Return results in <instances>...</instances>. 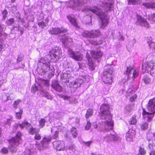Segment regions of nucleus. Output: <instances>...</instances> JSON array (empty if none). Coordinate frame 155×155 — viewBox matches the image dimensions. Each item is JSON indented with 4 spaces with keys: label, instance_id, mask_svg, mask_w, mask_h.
Returning <instances> with one entry per match:
<instances>
[{
    "label": "nucleus",
    "instance_id": "obj_1",
    "mask_svg": "<svg viewBox=\"0 0 155 155\" xmlns=\"http://www.w3.org/2000/svg\"><path fill=\"white\" fill-rule=\"evenodd\" d=\"M110 106L106 104L101 105L100 115L102 119V124L101 131H107L111 130L113 126V121L111 120L112 115L110 111Z\"/></svg>",
    "mask_w": 155,
    "mask_h": 155
},
{
    "label": "nucleus",
    "instance_id": "obj_2",
    "mask_svg": "<svg viewBox=\"0 0 155 155\" xmlns=\"http://www.w3.org/2000/svg\"><path fill=\"white\" fill-rule=\"evenodd\" d=\"M83 12L91 11L95 13L99 16L102 21V27L106 26L108 23V18L107 16V12H103L101 9L97 7L94 6L86 8L82 10Z\"/></svg>",
    "mask_w": 155,
    "mask_h": 155
},
{
    "label": "nucleus",
    "instance_id": "obj_3",
    "mask_svg": "<svg viewBox=\"0 0 155 155\" xmlns=\"http://www.w3.org/2000/svg\"><path fill=\"white\" fill-rule=\"evenodd\" d=\"M155 106V98L150 99L147 106V109L148 112L145 111L143 110V115L144 118H147V121H150L152 119L155 112L154 107Z\"/></svg>",
    "mask_w": 155,
    "mask_h": 155
},
{
    "label": "nucleus",
    "instance_id": "obj_4",
    "mask_svg": "<svg viewBox=\"0 0 155 155\" xmlns=\"http://www.w3.org/2000/svg\"><path fill=\"white\" fill-rule=\"evenodd\" d=\"M61 77L62 81L65 82H70L71 84L73 85L74 87L76 88L80 87L83 82V80L80 79H78L74 82H71L73 78L71 77L70 74L68 73H64L61 74Z\"/></svg>",
    "mask_w": 155,
    "mask_h": 155
},
{
    "label": "nucleus",
    "instance_id": "obj_5",
    "mask_svg": "<svg viewBox=\"0 0 155 155\" xmlns=\"http://www.w3.org/2000/svg\"><path fill=\"white\" fill-rule=\"evenodd\" d=\"M103 72V80L105 83L111 84L113 81L112 74L114 69L113 67L110 66H108Z\"/></svg>",
    "mask_w": 155,
    "mask_h": 155
},
{
    "label": "nucleus",
    "instance_id": "obj_6",
    "mask_svg": "<svg viewBox=\"0 0 155 155\" xmlns=\"http://www.w3.org/2000/svg\"><path fill=\"white\" fill-rule=\"evenodd\" d=\"M21 135L20 132H18L16 135L15 138H13L9 141L10 145L9 149L12 152H15L16 151V147L18 145L21 139Z\"/></svg>",
    "mask_w": 155,
    "mask_h": 155
},
{
    "label": "nucleus",
    "instance_id": "obj_7",
    "mask_svg": "<svg viewBox=\"0 0 155 155\" xmlns=\"http://www.w3.org/2000/svg\"><path fill=\"white\" fill-rule=\"evenodd\" d=\"M18 125L21 129H23L26 127V129L28 130V133L31 134H34L38 131V130L33 127L31 125L26 121L23 122L21 124H19Z\"/></svg>",
    "mask_w": 155,
    "mask_h": 155
},
{
    "label": "nucleus",
    "instance_id": "obj_8",
    "mask_svg": "<svg viewBox=\"0 0 155 155\" xmlns=\"http://www.w3.org/2000/svg\"><path fill=\"white\" fill-rule=\"evenodd\" d=\"M61 49L59 47H55L53 48L49 52L51 58L54 60L56 61L59 59V56L61 54Z\"/></svg>",
    "mask_w": 155,
    "mask_h": 155
},
{
    "label": "nucleus",
    "instance_id": "obj_9",
    "mask_svg": "<svg viewBox=\"0 0 155 155\" xmlns=\"http://www.w3.org/2000/svg\"><path fill=\"white\" fill-rule=\"evenodd\" d=\"M68 52L69 56L76 61H81L83 58V56L81 53L74 52L71 48H68Z\"/></svg>",
    "mask_w": 155,
    "mask_h": 155
},
{
    "label": "nucleus",
    "instance_id": "obj_10",
    "mask_svg": "<svg viewBox=\"0 0 155 155\" xmlns=\"http://www.w3.org/2000/svg\"><path fill=\"white\" fill-rule=\"evenodd\" d=\"M100 32L98 30H94L90 31H84L82 34V35L84 37L89 38H94L99 36Z\"/></svg>",
    "mask_w": 155,
    "mask_h": 155
},
{
    "label": "nucleus",
    "instance_id": "obj_11",
    "mask_svg": "<svg viewBox=\"0 0 155 155\" xmlns=\"http://www.w3.org/2000/svg\"><path fill=\"white\" fill-rule=\"evenodd\" d=\"M87 2L86 0H70L69 4L71 5L69 6L73 9H76V8L81 7L83 4Z\"/></svg>",
    "mask_w": 155,
    "mask_h": 155
},
{
    "label": "nucleus",
    "instance_id": "obj_12",
    "mask_svg": "<svg viewBox=\"0 0 155 155\" xmlns=\"http://www.w3.org/2000/svg\"><path fill=\"white\" fill-rule=\"evenodd\" d=\"M153 65L151 62H145L142 64V72L143 73L147 72L148 73L150 72L151 74L153 70Z\"/></svg>",
    "mask_w": 155,
    "mask_h": 155
},
{
    "label": "nucleus",
    "instance_id": "obj_13",
    "mask_svg": "<svg viewBox=\"0 0 155 155\" xmlns=\"http://www.w3.org/2000/svg\"><path fill=\"white\" fill-rule=\"evenodd\" d=\"M54 148L58 150H63L65 148V145L63 141H56L53 143Z\"/></svg>",
    "mask_w": 155,
    "mask_h": 155
},
{
    "label": "nucleus",
    "instance_id": "obj_14",
    "mask_svg": "<svg viewBox=\"0 0 155 155\" xmlns=\"http://www.w3.org/2000/svg\"><path fill=\"white\" fill-rule=\"evenodd\" d=\"M137 25L146 28L149 27V25L148 23L144 18L140 15H137Z\"/></svg>",
    "mask_w": 155,
    "mask_h": 155
},
{
    "label": "nucleus",
    "instance_id": "obj_15",
    "mask_svg": "<svg viewBox=\"0 0 155 155\" xmlns=\"http://www.w3.org/2000/svg\"><path fill=\"white\" fill-rule=\"evenodd\" d=\"M49 33L51 34L57 35L61 32H65L67 31L66 29L63 28H51L49 31Z\"/></svg>",
    "mask_w": 155,
    "mask_h": 155
},
{
    "label": "nucleus",
    "instance_id": "obj_16",
    "mask_svg": "<svg viewBox=\"0 0 155 155\" xmlns=\"http://www.w3.org/2000/svg\"><path fill=\"white\" fill-rule=\"evenodd\" d=\"M135 134L136 132L134 130L131 129H130L125 135L126 140L128 141H132Z\"/></svg>",
    "mask_w": 155,
    "mask_h": 155
},
{
    "label": "nucleus",
    "instance_id": "obj_17",
    "mask_svg": "<svg viewBox=\"0 0 155 155\" xmlns=\"http://www.w3.org/2000/svg\"><path fill=\"white\" fill-rule=\"evenodd\" d=\"M51 86L53 89L58 91L61 92L62 90V87L59 84L58 81L56 80H54L52 81Z\"/></svg>",
    "mask_w": 155,
    "mask_h": 155
},
{
    "label": "nucleus",
    "instance_id": "obj_18",
    "mask_svg": "<svg viewBox=\"0 0 155 155\" xmlns=\"http://www.w3.org/2000/svg\"><path fill=\"white\" fill-rule=\"evenodd\" d=\"M51 139L49 137H44L43 139L41 141V147H38V149L40 151L42 150V148H46L47 147L48 143L51 141Z\"/></svg>",
    "mask_w": 155,
    "mask_h": 155
},
{
    "label": "nucleus",
    "instance_id": "obj_19",
    "mask_svg": "<svg viewBox=\"0 0 155 155\" xmlns=\"http://www.w3.org/2000/svg\"><path fill=\"white\" fill-rule=\"evenodd\" d=\"M91 53L92 58L94 59L99 58L103 55L102 52L98 50L97 51H91Z\"/></svg>",
    "mask_w": 155,
    "mask_h": 155
},
{
    "label": "nucleus",
    "instance_id": "obj_20",
    "mask_svg": "<svg viewBox=\"0 0 155 155\" xmlns=\"http://www.w3.org/2000/svg\"><path fill=\"white\" fill-rule=\"evenodd\" d=\"M116 140V137L114 135L111 134L107 135L104 137V140L107 142H109L111 140Z\"/></svg>",
    "mask_w": 155,
    "mask_h": 155
},
{
    "label": "nucleus",
    "instance_id": "obj_21",
    "mask_svg": "<svg viewBox=\"0 0 155 155\" xmlns=\"http://www.w3.org/2000/svg\"><path fill=\"white\" fill-rule=\"evenodd\" d=\"M40 64L41 66H44V65H48L50 64L49 61L46 58H42L39 61Z\"/></svg>",
    "mask_w": 155,
    "mask_h": 155
},
{
    "label": "nucleus",
    "instance_id": "obj_22",
    "mask_svg": "<svg viewBox=\"0 0 155 155\" xmlns=\"http://www.w3.org/2000/svg\"><path fill=\"white\" fill-rule=\"evenodd\" d=\"M102 6L104 9L106 10V11H109L112 6V4L111 3H109L102 2L101 4Z\"/></svg>",
    "mask_w": 155,
    "mask_h": 155
},
{
    "label": "nucleus",
    "instance_id": "obj_23",
    "mask_svg": "<svg viewBox=\"0 0 155 155\" xmlns=\"http://www.w3.org/2000/svg\"><path fill=\"white\" fill-rule=\"evenodd\" d=\"M142 5L146 8H155V2H151L149 3H143Z\"/></svg>",
    "mask_w": 155,
    "mask_h": 155
},
{
    "label": "nucleus",
    "instance_id": "obj_24",
    "mask_svg": "<svg viewBox=\"0 0 155 155\" xmlns=\"http://www.w3.org/2000/svg\"><path fill=\"white\" fill-rule=\"evenodd\" d=\"M50 64H49L48 65H44V66H42V69L43 70V71L45 72H47L49 71V73H53L52 70H50Z\"/></svg>",
    "mask_w": 155,
    "mask_h": 155
},
{
    "label": "nucleus",
    "instance_id": "obj_25",
    "mask_svg": "<svg viewBox=\"0 0 155 155\" xmlns=\"http://www.w3.org/2000/svg\"><path fill=\"white\" fill-rule=\"evenodd\" d=\"M67 17L69 21L74 26L77 28L79 26L77 24L76 20L75 19L71 17L70 15L68 16Z\"/></svg>",
    "mask_w": 155,
    "mask_h": 155
},
{
    "label": "nucleus",
    "instance_id": "obj_26",
    "mask_svg": "<svg viewBox=\"0 0 155 155\" xmlns=\"http://www.w3.org/2000/svg\"><path fill=\"white\" fill-rule=\"evenodd\" d=\"M41 94L48 99L51 100L52 97L51 95L45 90H42L41 91Z\"/></svg>",
    "mask_w": 155,
    "mask_h": 155
},
{
    "label": "nucleus",
    "instance_id": "obj_27",
    "mask_svg": "<svg viewBox=\"0 0 155 155\" xmlns=\"http://www.w3.org/2000/svg\"><path fill=\"white\" fill-rule=\"evenodd\" d=\"M133 71H134L133 67L131 66H129L127 67V69L124 73L125 74L129 75Z\"/></svg>",
    "mask_w": 155,
    "mask_h": 155
},
{
    "label": "nucleus",
    "instance_id": "obj_28",
    "mask_svg": "<svg viewBox=\"0 0 155 155\" xmlns=\"http://www.w3.org/2000/svg\"><path fill=\"white\" fill-rule=\"evenodd\" d=\"M71 133L74 137H76L78 135V132L76 128L73 127L71 130Z\"/></svg>",
    "mask_w": 155,
    "mask_h": 155
},
{
    "label": "nucleus",
    "instance_id": "obj_29",
    "mask_svg": "<svg viewBox=\"0 0 155 155\" xmlns=\"http://www.w3.org/2000/svg\"><path fill=\"white\" fill-rule=\"evenodd\" d=\"M142 80L145 84H148L151 82V79L148 77L145 76L143 77Z\"/></svg>",
    "mask_w": 155,
    "mask_h": 155
},
{
    "label": "nucleus",
    "instance_id": "obj_30",
    "mask_svg": "<svg viewBox=\"0 0 155 155\" xmlns=\"http://www.w3.org/2000/svg\"><path fill=\"white\" fill-rule=\"evenodd\" d=\"M93 114V110L91 109H89L87 110L86 113L85 115V117L87 119L88 118L90 117Z\"/></svg>",
    "mask_w": 155,
    "mask_h": 155
},
{
    "label": "nucleus",
    "instance_id": "obj_31",
    "mask_svg": "<svg viewBox=\"0 0 155 155\" xmlns=\"http://www.w3.org/2000/svg\"><path fill=\"white\" fill-rule=\"evenodd\" d=\"M45 122L46 120L45 119L42 118L40 119L39 122V127L41 128L43 127L44 126Z\"/></svg>",
    "mask_w": 155,
    "mask_h": 155
},
{
    "label": "nucleus",
    "instance_id": "obj_32",
    "mask_svg": "<svg viewBox=\"0 0 155 155\" xmlns=\"http://www.w3.org/2000/svg\"><path fill=\"white\" fill-rule=\"evenodd\" d=\"M148 43L150 49L152 51H154L155 50V43L151 41H148Z\"/></svg>",
    "mask_w": 155,
    "mask_h": 155
},
{
    "label": "nucleus",
    "instance_id": "obj_33",
    "mask_svg": "<svg viewBox=\"0 0 155 155\" xmlns=\"http://www.w3.org/2000/svg\"><path fill=\"white\" fill-rule=\"evenodd\" d=\"M141 0H129L128 4L130 5L139 4L141 3Z\"/></svg>",
    "mask_w": 155,
    "mask_h": 155
},
{
    "label": "nucleus",
    "instance_id": "obj_34",
    "mask_svg": "<svg viewBox=\"0 0 155 155\" xmlns=\"http://www.w3.org/2000/svg\"><path fill=\"white\" fill-rule=\"evenodd\" d=\"M136 123L137 120L136 116L134 115L130 119L129 121V123L131 124H135Z\"/></svg>",
    "mask_w": 155,
    "mask_h": 155
},
{
    "label": "nucleus",
    "instance_id": "obj_35",
    "mask_svg": "<svg viewBox=\"0 0 155 155\" xmlns=\"http://www.w3.org/2000/svg\"><path fill=\"white\" fill-rule=\"evenodd\" d=\"M139 152L140 155H145L146 153V150L144 148L141 147L139 148Z\"/></svg>",
    "mask_w": 155,
    "mask_h": 155
},
{
    "label": "nucleus",
    "instance_id": "obj_36",
    "mask_svg": "<svg viewBox=\"0 0 155 155\" xmlns=\"http://www.w3.org/2000/svg\"><path fill=\"white\" fill-rule=\"evenodd\" d=\"M148 124L146 123H143L141 125V128L142 130H147L148 127Z\"/></svg>",
    "mask_w": 155,
    "mask_h": 155
},
{
    "label": "nucleus",
    "instance_id": "obj_37",
    "mask_svg": "<svg viewBox=\"0 0 155 155\" xmlns=\"http://www.w3.org/2000/svg\"><path fill=\"white\" fill-rule=\"evenodd\" d=\"M22 112L23 111L21 110L19 112L16 113V117L17 118L20 119L21 118V114Z\"/></svg>",
    "mask_w": 155,
    "mask_h": 155
},
{
    "label": "nucleus",
    "instance_id": "obj_38",
    "mask_svg": "<svg viewBox=\"0 0 155 155\" xmlns=\"http://www.w3.org/2000/svg\"><path fill=\"white\" fill-rule=\"evenodd\" d=\"M62 42L65 45H67L68 42L69 41V39L66 37L65 36H63L62 38Z\"/></svg>",
    "mask_w": 155,
    "mask_h": 155
},
{
    "label": "nucleus",
    "instance_id": "obj_39",
    "mask_svg": "<svg viewBox=\"0 0 155 155\" xmlns=\"http://www.w3.org/2000/svg\"><path fill=\"white\" fill-rule=\"evenodd\" d=\"M15 21V20L13 18H11L7 21L6 23L8 25H11L13 24Z\"/></svg>",
    "mask_w": 155,
    "mask_h": 155
},
{
    "label": "nucleus",
    "instance_id": "obj_40",
    "mask_svg": "<svg viewBox=\"0 0 155 155\" xmlns=\"http://www.w3.org/2000/svg\"><path fill=\"white\" fill-rule=\"evenodd\" d=\"M41 84L44 85L46 86H49V83L48 81L45 80H41Z\"/></svg>",
    "mask_w": 155,
    "mask_h": 155
},
{
    "label": "nucleus",
    "instance_id": "obj_41",
    "mask_svg": "<svg viewBox=\"0 0 155 155\" xmlns=\"http://www.w3.org/2000/svg\"><path fill=\"white\" fill-rule=\"evenodd\" d=\"M21 101V100H18L15 101L13 105L14 107L16 108H17V106L18 105V104Z\"/></svg>",
    "mask_w": 155,
    "mask_h": 155
},
{
    "label": "nucleus",
    "instance_id": "obj_42",
    "mask_svg": "<svg viewBox=\"0 0 155 155\" xmlns=\"http://www.w3.org/2000/svg\"><path fill=\"white\" fill-rule=\"evenodd\" d=\"M8 12L7 10H5L2 11V15L3 17V19L4 20L7 17V15L8 14Z\"/></svg>",
    "mask_w": 155,
    "mask_h": 155
},
{
    "label": "nucleus",
    "instance_id": "obj_43",
    "mask_svg": "<svg viewBox=\"0 0 155 155\" xmlns=\"http://www.w3.org/2000/svg\"><path fill=\"white\" fill-rule=\"evenodd\" d=\"M38 87L37 86L35 85H33L31 89V91L32 92L35 93V92L38 90Z\"/></svg>",
    "mask_w": 155,
    "mask_h": 155
},
{
    "label": "nucleus",
    "instance_id": "obj_44",
    "mask_svg": "<svg viewBox=\"0 0 155 155\" xmlns=\"http://www.w3.org/2000/svg\"><path fill=\"white\" fill-rule=\"evenodd\" d=\"M6 82V80L5 79H4L2 76L0 75V87L4 83H5Z\"/></svg>",
    "mask_w": 155,
    "mask_h": 155
},
{
    "label": "nucleus",
    "instance_id": "obj_45",
    "mask_svg": "<svg viewBox=\"0 0 155 155\" xmlns=\"http://www.w3.org/2000/svg\"><path fill=\"white\" fill-rule=\"evenodd\" d=\"M69 149L73 151H74L75 150V145L72 144H71L68 147Z\"/></svg>",
    "mask_w": 155,
    "mask_h": 155
},
{
    "label": "nucleus",
    "instance_id": "obj_46",
    "mask_svg": "<svg viewBox=\"0 0 155 155\" xmlns=\"http://www.w3.org/2000/svg\"><path fill=\"white\" fill-rule=\"evenodd\" d=\"M24 58V56L22 55H19L17 59V62L19 63Z\"/></svg>",
    "mask_w": 155,
    "mask_h": 155
},
{
    "label": "nucleus",
    "instance_id": "obj_47",
    "mask_svg": "<svg viewBox=\"0 0 155 155\" xmlns=\"http://www.w3.org/2000/svg\"><path fill=\"white\" fill-rule=\"evenodd\" d=\"M1 152L3 154L7 153L8 152V150L6 147H4L1 150Z\"/></svg>",
    "mask_w": 155,
    "mask_h": 155
},
{
    "label": "nucleus",
    "instance_id": "obj_48",
    "mask_svg": "<svg viewBox=\"0 0 155 155\" xmlns=\"http://www.w3.org/2000/svg\"><path fill=\"white\" fill-rule=\"evenodd\" d=\"M41 138V136L40 134L36 133L35 136V138L36 140H40Z\"/></svg>",
    "mask_w": 155,
    "mask_h": 155
},
{
    "label": "nucleus",
    "instance_id": "obj_49",
    "mask_svg": "<svg viewBox=\"0 0 155 155\" xmlns=\"http://www.w3.org/2000/svg\"><path fill=\"white\" fill-rule=\"evenodd\" d=\"M91 124L89 121H87V124L85 126V129L88 130L90 129L91 126Z\"/></svg>",
    "mask_w": 155,
    "mask_h": 155
},
{
    "label": "nucleus",
    "instance_id": "obj_50",
    "mask_svg": "<svg viewBox=\"0 0 155 155\" xmlns=\"http://www.w3.org/2000/svg\"><path fill=\"white\" fill-rule=\"evenodd\" d=\"M149 19L150 20H152L155 22V13L153 15H150L149 16Z\"/></svg>",
    "mask_w": 155,
    "mask_h": 155
},
{
    "label": "nucleus",
    "instance_id": "obj_51",
    "mask_svg": "<svg viewBox=\"0 0 155 155\" xmlns=\"http://www.w3.org/2000/svg\"><path fill=\"white\" fill-rule=\"evenodd\" d=\"M12 118V117H11V118L9 119H8L6 121H5L4 122V124L5 125H10V124L12 120L11 119Z\"/></svg>",
    "mask_w": 155,
    "mask_h": 155
},
{
    "label": "nucleus",
    "instance_id": "obj_52",
    "mask_svg": "<svg viewBox=\"0 0 155 155\" xmlns=\"http://www.w3.org/2000/svg\"><path fill=\"white\" fill-rule=\"evenodd\" d=\"M38 25L40 27L42 28H44L46 25H45V22L43 21L39 22Z\"/></svg>",
    "mask_w": 155,
    "mask_h": 155
},
{
    "label": "nucleus",
    "instance_id": "obj_53",
    "mask_svg": "<svg viewBox=\"0 0 155 155\" xmlns=\"http://www.w3.org/2000/svg\"><path fill=\"white\" fill-rule=\"evenodd\" d=\"M138 75V71L136 70L134 71L133 74V77L134 78H135L137 77Z\"/></svg>",
    "mask_w": 155,
    "mask_h": 155
},
{
    "label": "nucleus",
    "instance_id": "obj_54",
    "mask_svg": "<svg viewBox=\"0 0 155 155\" xmlns=\"http://www.w3.org/2000/svg\"><path fill=\"white\" fill-rule=\"evenodd\" d=\"M137 95L136 94H135L130 98V100L131 101H133L134 100L137 98Z\"/></svg>",
    "mask_w": 155,
    "mask_h": 155
},
{
    "label": "nucleus",
    "instance_id": "obj_55",
    "mask_svg": "<svg viewBox=\"0 0 155 155\" xmlns=\"http://www.w3.org/2000/svg\"><path fill=\"white\" fill-rule=\"evenodd\" d=\"M136 42V40L135 39H133L132 41L129 42V44L131 45V46H133L134 44Z\"/></svg>",
    "mask_w": 155,
    "mask_h": 155
},
{
    "label": "nucleus",
    "instance_id": "obj_56",
    "mask_svg": "<svg viewBox=\"0 0 155 155\" xmlns=\"http://www.w3.org/2000/svg\"><path fill=\"white\" fill-rule=\"evenodd\" d=\"M84 143L86 146H89L92 143V141H90L87 142H84Z\"/></svg>",
    "mask_w": 155,
    "mask_h": 155
},
{
    "label": "nucleus",
    "instance_id": "obj_57",
    "mask_svg": "<svg viewBox=\"0 0 155 155\" xmlns=\"http://www.w3.org/2000/svg\"><path fill=\"white\" fill-rule=\"evenodd\" d=\"M118 39L120 41H123L124 39V37L121 35H119L118 37Z\"/></svg>",
    "mask_w": 155,
    "mask_h": 155
},
{
    "label": "nucleus",
    "instance_id": "obj_58",
    "mask_svg": "<svg viewBox=\"0 0 155 155\" xmlns=\"http://www.w3.org/2000/svg\"><path fill=\"white\" fill-rule=\"evenodd\" d=\"M58 134V131H56L55 132L53 137L54 138H56L57 137Z\"/></svg>",
    "mask_w": 155,
    "mask_h": 155
},
{
    "label": "nucleus",
    "instance_id": "obj_59",
    "mask_svg": "<svg viewBox=\"0 0 155 155\" xmlns=\"http://www.w3.org/2000/svg\"><path fill=\"white\" fill-rule=\"evenodd\" d=\"M63 97L64 100H69L70 101H71V97H69L67 96H64Z\"/></svg>",
    "mask_w": 155,
    "mask_h": 155
},
{
    "label": "nucleus",
    "instance_id": "obj_60",
    "mask_svg": "<svg viewBox=\"0 0 155 155\" xmlns=\"http://www.w3.org/2000/svg\"><path fill=\"white\" fill-rule=\"evenodd\" d=\"M89 66H90L91 70H93L94 69V67L93 64H89Z\"/></svg>",
    "mask_w": 155,
    "mask_h": 155
},
{
    "label": "nucleus",
    "instance_id": "obj_61",
    "mask_svg": "<svg viewBox=\"0 0 155 155\" xmlns=\"http://www.w3.org/2000/svg\"><path fill=\"white\" fill-rule=\"evenodd\" d=\"M86 57H87V58L88 59V61H89V60L90 58V57L89 54H88V52L87 53Z\"/></svg>",
    "mask_w": 155,
    "mask_h": 155
},
{
    "label": "nucleus",
    "instance_id": "obj_62",
    "mask_svg": "<svg viewBox=\"0 0 155 155\" xmlns=\"http://www.w3.org/2000/svg\"><path fill=\"white\" fill-rule=\"evenodd\" d=\"M90 43L92 44H95L97 45V43L94 41H90Z\"/></svg>",
    "mask_w": 155,
    "mask_h": 155
},
{
    "label": "nucleus",
    "instance_id": "obj_63",
    "mask_svg": "<svg viewBox=\"0 0 155 155\" xmlns=\"http://www.w3.org/2000/svg\"><path fill=\"white\" fill-rule=\"evenodd\" d=\"M150 155H155V151H151L150 153Z\"/></svg>",
    "mask_w": 155,
    "mask_h": 155
},
{
    "label": "nucleus",
    "instance_id": "obj_64",
    "mask_svg": "<svg viewBox=\"0 0 155 155\" xmlns=\"http://www.w3.org/2000/svg\"><path fill=\"white\" fill-rule=\"evenodd\" d=\"M133 91V90H131V89H129L128 91H127V92L128 93H131V92H132Z\"/></svg>",
    "mask_w": 155,
    "mask_h": 155
}]
</instances>
